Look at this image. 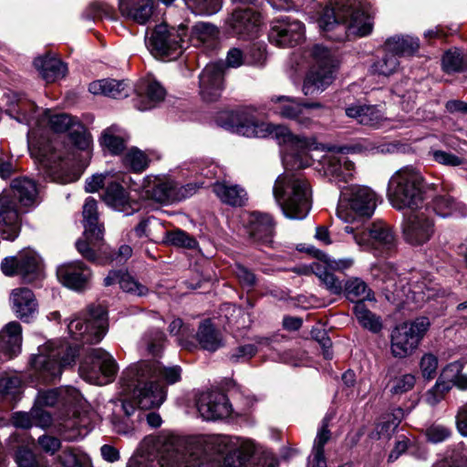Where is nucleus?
Returning a JSON list of instances; mask_svg holds the SVG:
<instances>
[{"instance_id":"1","label":"nucleus","mask_w":467,"mask_h":467,"mask_svg":"<svg viewBox=\"0 0 467 467\" xmlns=\"http://www.w3.org/2000/svg\"><path fill=\"white\" fill-rule=\"evenodd\" d=\"M107 312L100 306L91 305L81 317H76L67 325L75 346L62 341H50L38 348V354L31 360L36 376L44 382L56 380L64 368L75 362L77 354H86L79 365V375L86 381L105 385L117 374L118 365L113 357L102 348H93L107 333Z\"/></svg>"},{"instance_id":"2","label":"nucleus","mask_w":467,"mask_h":467,"mask_svg":"<svg viewBox=\"0 0 467 467\" xmlns=\"http://www.w3.org/2000/svg\"><path fill=\"white\" fill-rule=\"evenodd\" d=\"M208 450L226 451L223 467H247L256 451L255 443L237 436H210L183 439L161 432L146 436L127 467H216L205 462Z\"/></svg>"},{"instance_id":"3","label":"nucleus","mask_w":467,"mask_h":467,"mask_svg":"<svg viewBox=\"0 0 467 467\" xmlns=\"http://www.w3.org/2000/svg\"><path fill=\"white\" fill-rule=\"evenodd\" d=\"M7 113L20 123L29 126L27 144L30 155L52 181L67 184L76 182L79 174L70 170V164L62 152L49 140L48 131L62 133L72 130L78 119L67 113H54L40 109L26 98L13 96Z\"/></svg>"},{"instance_id":"4","label":"nucleus","mask_w":467,"mask_h":467,"mask_svg":"<svg viewBox=\"0 0 467 467\" xmlns=\"http://www.w3.org/2000/svg\"><path fill=\"white\" fill-rule=\"evenodd\" d=\"M221 119V126L231 132L248 138L270 136L284 145L283 162L286 169H303L310 165L305 150L312 147L311 140L292 134L287 127L260 120L252 109L231 111Z\"/></svg>"},{"instance_id":"5","label":"nucleus","mask_w":467,"mask_h":467,"mask_svg":"<svg viewBox=\"0 0 467 467\" xmlns=\"http://www.w3.org/2000/svg\"><path fill=\"white\" fill-rule=\"evenodd\" d=\"M179 366L164 367L159 360H141L126 368L121 376L122 391H126L141 409L159 408L166 400L167 390L159 380L175 384L181 379Z\"/></svg>"},{"instance_id":"6","label":"nucleus","mask_w":467,"mask_h":467,"mask_svg":"<svg viewBox=\"0 0 467 467\" xmlns=\"http://www.w3.org/2000/svg\"><path fill=\"white\" fill-rule=\"evenodd\" d=\"M368 0H330L318 19L325 36L334 41H344L350 36H365L372 30Z\"/></svg>"},{"instance_id":"7","label":"nucleus","mask_w":467,"mask_h":467,"mask_svg":"<svg viewBox=\"0 0 467 467\" xmlns=\"http://www.w3.org/2000/svg\"><path fill=\"white\" fill-rule=\"evenodd\" d=\"M273 195L287 218L301 220L310 211V187L300 173L285 171L279 175L273 187Z\"/></svg>"},{"instance_id":"8","label":"nucleus","mask_w":467,"mask_h":467,"mask_svg":"<svg viewBox=\"0 0 467 467\" xmlns=\"http://www.w3.org/2000/svg\"><path fill=\"white\" fill-rule=\"evenodd\" d=\"M36 185L27 178L15 179L11 190L0 194V232L4 239L14 240L19 233L20 217L16 200L23 207H31L36 202Z\"/></svg>"},{"instance_id":"9","label":"nucleus","mask_w":467,"mask_h":467,"mask_svg":"<svg viewBox=\"0 0 467 467\" xmlns=\"http://www.w3.org/2000/svg\"><path fill=\"white\" fill-rule=\"evenodd\" d=\"M387 197L398 211H419L425 205V181L416 169L406 167L396 171L389 179Z\"/></svg>"},{"instance_id":"10","label":"nucleus","mask_w":467,"mask_h":467,"mask_svg":"<svg viewBox=\"0 0 467 467\" xmlns=\"http://www.w3.org/2000/svg\"><path fill=\"white\" fill-rule=\"evenodd\" d=\"M312 66L306 73L302 92L305 96L314 97L327 88L334 79L339 67L335 50L322 45H315L311 49Z\"/></svg>"},{"instance_id":"11","label":"nucleus","mask_w":467,"mask_h":467,"mask_svg":"<svg viewBox=\"0 0 467 467\" xmlns=\"http://www.w3.org/2000/svg\"><path fill=\"white\" fill-rule=\"evenodd\" d=\"M377 202L378 196L369 187L351 185L341 191L337 215L345 223L369 218L375 212Z\"/></svg>"},{"instance_id":"12","label":"nucleus","mask_w":467,"mask_h":467,"mask_svg":"<svg viewBox=\"0 0 467 467\" xmlns=\"http://www.w3.org/2000/svg\"><path fill=\"white\" fill-rule=\"evenodd\" d=\"M123 393L127 397L113 403L111 423L116 432L123 435H132L138 430L144 417L149 426L152 428H158L161 425L162 420L159 413L144 414L137 400L127 394L126 391H123Z\"/></svg>"},{"instance_id":"13","label":"nucleus","mask_w":467,"mask_h":467,"mask_svg":"<svg viewBox=\"0 0 467 467\" xmlns=\"http://www.w3.org/2000/svg\"><path fill=\"white\" fill-rule=\"evenodd\" d=\"M84 239L76 243L77 250L86 259L96 262L98 252L107 254L108 247L103 246V225L99 223L98 203L93 198H88L83 205Z\"/></svg>"},{"instance_id":"14","label":"nucleus","mask_w":467,"mask_h":467,"mask_svg":"<svg viewBox=\"0 0 467 467\" xmlns=\"http://www.w3.org/2000/svg\"><path fill=\"white\" fill-rule=\"evenodd\" d=\"M186 36L188 35L185 25L181 24L178 28H169L167 25L161 24L155 26L146 39V46L154 57L172 60L182 54Z\"/></svg>"},{"instance_id":"15","label":"nucleus","mask_w":467,"mask_h":467,"mask_svg":"<svg viewBox=\"0 0 467 467\" xmlns=\"http://www.w3.org/2000/svg\"><path fill=\"white\" fill-rule=\"evenodd\" d=\"M430 327L428 317H421L412 322H404L391 332L390 349L395 358H403L411 355Z\"/></svg>"},{"instance_id":"16","label":"nucleus","mask_w":467,"mask_h":467,"mask_svg":"<svg viewBox=\"0 0 467 467\" xmlns=\"http://www.w3.org/2000/svg\"><path fill=\"white\" fill-rule=\"evenodd\" d=\"M400 228L407 244L420 246L428 243L434 235L435 223L425 213L415 211L403 216Z\"/></svg>"},{"instance_id":"17","label":"nucleus","mask_w":467,"mask_h":467,"mask_svg":"<svg viewBox=\"0 0 467 467\" xmlns=\"http://www.w3.org/2000/svg\"><path fill=\"white\" fill-rule=\"evenodd\" d=\"M1 269L5 275H19L24 282L31 283L41 275V260L35 251L25 249L16 256L5 258Z\"/></svg>"},{"instance_id":"18","label":"nucleus","mask_w":467,"mask_h":467,"mask_svg":"<svg viewBox=\"0 0 467 467\" xmlns=\"http://www.w3.org/2000/svg\"><path fill=\"white\" fill-rule=\"evenodd\" d=\"M304 36L305 27L299 20L280 16L271 22L268 39L276 47H289L298 44Z\"/></svg>"},{"instance_id":"19","label":"nucleus","mask_w":467,"mask_h":467,"mask_svg":"<svg viewBox=\"0 0 467 467\" xmlns=\"http://www.w3.org/2000/svg\"><path fill=\"white\" fill-rule=\"evenodd\" d=\"M316 170L332 182H348L354 176L355 164L343 152H329L318 161Z\"/></svg>"},{"instance_id":"20","label":"nucleus","mask_w":467,"mask_h":467,"mask_svg":"<svg viewBox=\"0 0 467 467\" xmlns=\"http://www.w3.org/2000/svg\"><path fill=\"white\" fill-rule=\"evenodd\" d=\"M141 196L160 203L178 202L177 182L164 176L148 175L141 183Z\"/></svg>"},{"instance_id":"21","label":"nucleus","mask_w":467,"mask_h":467,"mask_svg":"<svg viewBox=\"0 0 467 467\" xmlns=\"http://www.w3.org/2000/svg\"><path fill=\"white\" fill-rule=\"evenodd\" d=\"M226 24L232 35L243 39L254 38L262 24L261 15L252 8H237Z\"/></svg>"},{"instance_id":"22","label":"nucleus","mask_w":467,"mask_h":467,"mask_svg":"<svg viewBox=\"0 0 467 467\" xmlns=\"http://www.w3.org/2000/svg\"><path fill=\"white\" fill-rule=\"evenodd\" d=\"M224 64L220 62L206 65L199 76L200 95L204 101H216L223 89Z\"/></svg>"},{"instance_id":"23","label":"nucleus","mask_w":467,"mask_h":467,"mask_svg":"<svg viewBox=\"0 0 467 467\" xmlns=\"http://www.w3.org/2000/svg\"><path fill=\"white\" fill-rule=\"evenodd\" d=\"M197 410L205 420H217L229 417L232 406L225 394L220 391L202 393L197 400Z\"/></svg>"},{"instance_id":"24","label":"nucleus","mask_w":467,"mask_h":467,"mask_svg":"<svg viewBox=\"0 0 467 467\" xmlns=\"http://www.w3.org/2000/svg\"><path fill=\"white\" fill-rule=\"evenodd\" d=\"M270 102L271 109L282 118L295 120L299 126L308 128L313 120L312 116L305 112L303 103L287 96H273Z\"/></svg>"},{"instance_id":"25","label":"nucleus","mask_w":467,"mask_h":467,"mask_svg":"<svg viewBox=\"0 0 467 467\" xmlns=\"http://www.w3.org/2000/svg\"><path fill=\"white\" fill-rule=\"evenodd\" d=\"M10 306L15 316L23 322L28 323L38 313V303L32 290L18 287L10 294Z\"/></svg>"},{"instance_id":"26","label":"nucleus","mask_w":467,"mask_h":467,"mask_svg":"<svg viewBox=\"0 0 467 467\" xmlns=\"http://www.w3.org/2000/svg\"><path fill=\"white\" fill-rule=\"evenodd\" d=\"M58 280L73 290L85 289L91 279V271L80 261H74L60 265L57 270Z\"/></svg>"},{"instance_id":"27","label":"nucleus","mask_w":467,"mask_h":467,"mask_svg":"<svg viewBox=\"0 0 467 467\" xmlns=\"http://www.w3.org/2000/svg\"><path fill=\"white\" fill-rule=\"evenodd\" d=\"M22 346V327L17 321L7 323L0 331V358L17 356Z\"/></svg>"},{"instance_id":"28","label":"nucleus","mask_w":467,"mask_h":467,"mask_svg":"<svg viewBox=\"0 0 467 467\" xmlns=\"http://www.w3.org/2000/svg\"><path fill=\"white\" fill-rule=\"evenodd\" d=\"M119 11L126 19L140 25L148 23L154 12L153 0H119Z\"/></svg>"},{"instance_id":"29","label":"nucleus","mask_w":467,"mask_h":467,"mask_svg":"<svg viewBox=\"0 0 467 467\" xmlns=\"http://www.w3.org/2000/svg\"><path fill=\"white\" fill-rule=\"evenodd\" d=\"M249 234L254 243L270 245L274 237V222L266 213L254 212L249 218Z\"/></svg>"},{"instance_id":"30","label":"nucleus","mask_w":467,"mask_h":467,"mask_svg":"<svg viewBox=\"0 0 467 467\" xmlns=\"http://www.w3.org/2000/svg\"><path fill=\"white\" fill-rule=\"evenodd\" d=\"M369 237L372 240L375 255H383L396 246L395 235L389 225L385 223H374L369 228Z\"/></svg>"},{"instance_id":"31","label":"nucleus","mask_w":467,"mask_h":467,"mask_svg":"<svg viewBox=\"0 0 467 467\" xmlns=\"http://www.w3.org/2000/svg\"><path fill=\"white\" fill-rule=\"evenodd\" d=\"M265 58V51L260 46L254 45L244 49L231 48L226 57V65L229 67H239L242 65L260 63Z\"/></svg>"},{"instance_id":"32","label":"nucleus","mask_w":467,"mask_h":467,"mask_svg":"<svg viewBox=\"0 0 467 467\" xmlns=\"http://www.w3.org/2000/svg\"><path fill=\"white\" fill-rule=\"evenodd\" d=\"M89 92L112 99H123L130 95L131 88L125 80L100 79L89 84Z\"/></svg>"},{"instance_id":"33","label":"nucleus","mask_w":467,"mask_h":467,"mask_svg":"<svg viewBox=\"0 0 467 467\" xmlns=\"http://www.w3.org/2000/svg\"><path fill=\"white\" fill-rule=\"evenodd\" d=\"M34 65L47 82H54L62 78L67 71L66 64L60 59L50 56L36 58Z\"/></svg>"},{"instance_id":"34","label":"nucleus","mask_w":467,"mask_h":467,"mask_svg":"<svg viewBox=\"0 0 467 467\" xmlns=\"http://www.w3.org/2000/svg\"><path fill=\"white\" fill-rule=\"evenodd\" d=\"M434 213L442 217H464L467 215V207L450 195H437L431 202Z\"/></svg>"},{"instance_id":"35","label":"nucleus","mask_w":467,"mask_h":467,"mask_svg":"<svg viewBox=\"0 0 467 467\" xmlns=\"http://www.w3.org/2000/svg\"><path fill=\"white\" fill-rule=\"evenodd\" d=\"M213 191L223 202L231 206H243L247 201L245 190L237 184L216 182L213 184Z\"/></svg>"},{"instance_id":"36","label":"nucleus","mask_w":467,"mask_h":467,"mask_svg":"<svg viewBox=\"0 0 467 467\" xmlns=\"http://www.w3.org/2000/svg\"><path fill=\"white\" fill-rule=\"evenodd\" d=\"M119 284L120 288L127 293L134 296H143L148 294V288L139 283L135 278L130 275L128 273L121 271H110L104 279V285L106 286Z\"/></svg>"},{"instance_id":"37","label":"nucleus","mask_w":467,"mask_h":467,"mask_svg":"<svg viewBox=\"0 0 467 467\" xmlns=\"http://www.w3.org/2000/svg\"><path fill=\"white\" fill-rule=\"evenodd\" d=\"M330 417L326 416L322 420V425L317 431L314 442L312 454L308 459V467H327L326 458L324 456V446L330 439L328 423Z\"/></svg>"},{"instance_id":"38","label":"nucleus","mask_w":467,"mask_h":467,"mask_svg":"<svg viewBox=\"0 0 467 467\" xmlns=\"http://www.w3.org/2000/svg\"><path fill=\"white\" fill-rule=\"evenodd\" d=\"M420 47L419 39L410 36H395L389 37L384 45L385 51L399 57L414 55Z\"/></svg>"},{"instance_id":"39","label":"nucleus","mask_w":467,"mask_h":467,"mask_svg":"<svg viewBox=\"0 0 467 467\" xmlns=\"http://www.w3.org/2000/svg\"><path fill=\"white\" fill-rule=\"evenodd\" d=\"M67 395L71 396L73 400H76L78 392L75 389L39 390L34 405L44 408L54 407L60 402L69 404L72 400L67 398Z\"/></svg>"},{"instance_id":"40","label":"nucleus","mask_w":467,"mask_h":467,"mask_svg":"<svg viewBox=\"0 0 467 467\" xmlns=\"http://www.w3.org/2000/svg\"><path fill=\"white\" fill-rule=\"evenodd\" d=\"M196 338L203 349L214 352L223 346V337L211 320L202 321L196 334Z\"/></svg>"},{"instance_id":"41","label":"nucleus","mask_w":467,"mask_h":467,"mask_svg":"<svg viewBox=\"0 0 467 467\" xmlns=\"http://www.w3.org/2000/svg\"><path fill=\"white\" fill-rule=\"evenodd\" d=\"M165 95L166 90L160 82L154 79H149L144 85V95L140 98V100L136 103V107L141 111L150 109L161 102Z\"/></svg>"},{"instance_id":"42","label":"nucleus","mask_w":467,"mask_h":467,"mask_svg":"<svg viewBox=\"0 0 467 467\" xmlns=\"http://www.w3.org/2000/svg\"><path fill=\"white\" fill-rule=\"evenodd\" d=\"M343 292L346 297L357 303H363L364 300L373 301L374 295L365 281L359 277L349 278L343 285Z\"/></svg>"},{"instance_id":"43","label":"nucleus","mask_w":467,"mask_h":467,"mask_svg":"<svg viewBox=\"0 0 467 467\" xmlns=\"http://www.w3.org/2000/svg\"><path fill=\"white\" fill-rule=\"evenodd\" d=\"M104 202L113 209L130 214L127 211L129 198L125 189L117 182H110L107 185L103 195Z\"/></svg>"},{"instance_id":"44","label":"nucleus","mask_w":467,"mask_h":467,"mask_svg":"<svg viewBox=\"0 0 467 467\" xmlns=\"http://www.w3.org/2000/svg\"><path fill=\"white\" fill-rule=\"evenodd\" d=\"M311 270L331 294L339 295L343 292L342 282L330 271L331 269L327 265L314 263L311 265Z\"/></svg>"},{"instance_id":"45","label":"nucleus","mask_w":467,"mask_h":467,"mask_svg":"<svg viewBox=\"0 0 467 467\" xmlns=\"http://www.w3.org/2000/svg\"><path fill=\"white\" fill-rule=\"evenodd\" d=\"M353 310L358 323L365 329L372 333H379L382 329L380 317L368 310L364 303H357Z\"/></svg>"},{"instance_id":"46","label":"nucleus","mask_w":467,"mask_h":467,"mask_svg":"<svg viewBox=\"0 0 467 467\" xmlns=\"http://www.w3.org/2000/svg\"><path fill=\"white\" fill-rule=\"evenodd\" d=\"M399 67V58L394 54L385 51V54L370 66L369 71L375 76L389 77L397 72Z\"/></svg>"},{"instance_id":"47","label":"nucleus","mask_w":467,"mask_h":467,"mask_svg":"<svg viewBox=\"0 0 467 467\" xmlns=\"http://www.w3.org/2000/svg\"><path fill=\"white\" fill-rule=\"evenodd\" d=\"M162 243L165 244L187 249H195L198 246V242L196 239L182 229L166 231Z\"/></svg>"},{"instance_id":"48","label":"nucleus","mask_w":467,"mask_h":467,"mask_svg":"<svg viewBox=\"0 0 467 467\" xmlns=\"http://www.w3.org/2000/svg\"><path fill=\"white\" fill-rule=\"evenodd\" d=\"M387 273H382L381 280L385 284L383 290L386 293V298L389 301L402 300L404 294L403 288L399 289L397 286L398 274L389 266H384Z\"/></svg>"},{"instance_id":"49","label":"nucleus","mask_w":467,"mask_h":467,"mask_svg":"<svg viewBox=\"0 0 467 467\" xmlns=\"http://www.w3.org/2000/svg\"><path fill=\"white\" fill-rule=\"evenodd\" d=\"M165 334L160 329L148 331L141 339V344L152 356H159L164 348Z\"/></svg>"},{"instance_id":"50","label":"nucleus","mask_w":467,"mask_h":467,"mask_svg":"<svg viewBox=\"0 0 467 467\" xmlns=\"http://www.w3.org/2000/svg\"><path fill=\"white\" fill-rule=\"evenodd\" d=\"M218 31L216 27L209 23L200 22L192 27L189 41L193 45L198 43H205L216 37Z\"/></svg>"},{"instance_id":"51","label":"nucleus","mask_w":467,"mask_h":467,"mask_svg":"<svg viewBox=\"0 0 467 467\" xmlns=\"http://www.w3.org/2000/svg\"><path fill=\"white\" fill-rule=\"evenodd\" d=\"M188 8L193 13L202 16H211L219 12L223 6V0H184Z\"/></svg>"},{"instance_id":"52","label":"nucleus","mask_w":467,"mask_h":467,"mask_svg":"<svg viewBox=\"0 0 467 467\" xmlns=\"http://www.w3.org/2000/svg\"><path fill=\"white\" fill-rule=\"evenodd\" d=\"M84 16L87 19L98 20L108 18L113 20L115 18V10L112 6L106 3L95 2L89 5V6L84 12Z\"/></svg>"},{"instance_id":"53","label":"nucleus","mask_w":467,"mask_h":467,"mask_svg":"<svg viewBox=\"0 0 467 467\" xmlns=\"http://www.w3.org/2000/svg\"><path fill=\"white\" fill-rule=\"evenodd\" d=\"M428 157L431 161H433L441 165L450 166V167H457V166L463 164V162H464V160L462 158H461L453 153H451V152H448V151H445L442 150L435 149V148H431V150L428 152Z\"/></svg>"},{"instance_id":"54","label":"nucleus","mask_w":467,"mask_h":467,"mask_svg":"<svg viewBox=\"0 0 467 467\" xmlns=\"http://www.w3.org/2000/svg\"><path fill=\"white\" fill-rule=\"evenodd\" d=\"M124 163L133 171L140 172L148 167L149 159L141 150L130 149L124 157Z\"/></svg>"},{"instance_id":"55","label":"nucleus","mask_w":467,"mask_h":467,"mask_svg":"<svg viewBox=\"0 0 467 467\" xmlns=\"http://www.w3.org/2000/svg\"><path fill=\"white\" fill-rule=\"evenodd\" d=\"M409 291L411 293V299L417 303H423L439 296L436 286H428L424 282L411 285Z\"/></svg>"},{"instance_id":"56","label":"nucleus","mask_w":467,"mask_h":467,"mask_svg":"<svg viewBox=\"0 0 467 467\" xmlns=\"http://www.w3.org/2000/svg\"><path fill=\"white\" fill-rule=\"evenodd\" d=\"M464 362L456 360L446 365L439 379L447 383L450 387V390L453 388V384L460 378V375L463 373Z\"/></svg>"},{"instance_id":"57","label":"nucleus","mask_w":467,"mask_h":467,"mask_svg":"<svg viewBox=\"0 0 467 467\" xmlns=\"http://www.w3.org/2000/svg\"><path fill=\"white\" fill-rule=\"evenodd\" d=\"M100 143L115 155L119 154L125 148L124 140L115 135L112 129H108L102 133Z\"/></svg>"},{"instance_id":"58","label":"nucleus","mask_w":467,"mask_h":467,"mask_svg":"<svg viewBox=\"0 0 467 467\" xmlns=\"http://www.w3.org/2000/svg\"><path fill=\"white\" fill-rule=\"evenodd\" d=\"M442 68L447 73L458 72L463 69V59L459 50H449L442 57Z\"/></svg>"},{"instance_id":"59","label":"nucleus","mask_w":467,"mask_h":467,"mask_svg":"<svg viewBox=\"0 0 467 467\" xmlns=\"http://www.w3.org/2000/svg\"><path fill=\"white\" fill-rule=\"evenodd\" d=\"M449 391V385L443 383V381L438 378L435 385L426 392L425 401L431 406H435L444 399Z\"/></svg>"},{"instance_id":"60","label":"nucleus","mask_w":467,"mask_h":467,"mask_svg":"<svg viewBox=\"0 0 467 467\" xmlns=\"http://www.w3.org/2000/svg\"><path fill=\"white\" fill-rule=\"evenodd\" d=\"M16 462L19 467H47L44 462L36 459L32 451L26 447H21L16 451Z\"/></svg>"},{"instance_id":"61","label":"nucleus","mask_w":467,"mask_h":467,"mask_svg":"<svg viewBox=\"0 0 467 467\" xmlns=\"http://www.w3.org/2000/svg\"><path fill=\"white\" fill-rule=\"evenodd\" d=\"M70 141L80 150H87L90 144L89 136L86 133L85 127L78 121L69 132Z\"/></svg>"},{"instance_id":"62","label":"nucleus","mask_w":467,"mask_h":467,"mask_svg":"<svg viewBox=\"0 0 467 467\" xmlns=\"http://www.w3.org/2000/svg\"><path fill=\"white\" fill-rule=\"evenodd\" d=\"M258 349L255 345L246 344L239 346L229 354V359L233 363H242L251 359Z\"/></svg>"},{"instance_id":"63","label":"nucleus","mask_w":467,"mask_h":467,"mask_svg":"<svg viewBox=\"0 0 467 467\" xmlns=\"http://www.w3.org/2000/svg\"><path fill=\"white\" fill-rule=\"evenodd\" d=\"M420 368L424 379H432L437 373V357L431 353L424 354L420 362Z\"/></svg>"},{"instance_id":"64","label":"nucleus","mask_w":467,"mask_h":467,"mask_svg":"<svg viewBox=\"0 0 467 467\" xmlns=\"http://www.w3.org/2000/svg\"><path fill=\"white\" fill-rule=\"evenodd\" d=\"M432 467H467V450L459 449L452 453L450 462H438Z\"/></svg>"}]
</instances>
